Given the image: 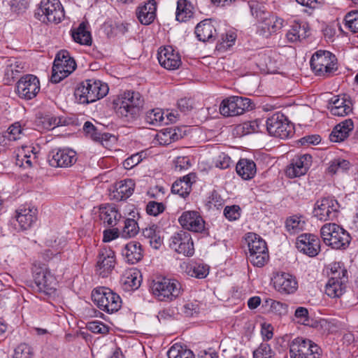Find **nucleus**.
<instances>
[{
	"mask_svg": "<svg viewBox=\"0 0 358 358\" xmlns=\"http://www.w3.org/2000/svg\"><path fill=\"white\" fill-rule=\"evenodd\" d=\"M108 90L106 83L99 80L87 79L76 88L74 95L80 103L88 104L106 96Z\"/></svg>",
	"mask_w": 358,
	"mask_h": 358,
	"instance_id": "nucleus-1",
	"label": "nucleus"
},
{
	"mask_svg": "<svg viewBox=\"0 0 358 358\" xmlns=\"http://www.w3.org/2000/svg\"><path fill=\"white\" fill-rule=\"evenodd\" d=\"M151 293L159 301L171 302L176 299L182 292V285L176 279L156 277L150 285Z\"/></svg>",
	"mask_w": 358,
	"mask_h": 358,
	"instance_id": "nucleus-2",
	"label": "nucleus"
},
{
	"mask_svg": "<svg viewBox=\"0 0 358 358\" xmlns=\"http://www.w3.org/2000/svg\"><path fill=\"white\" fill-rule=\"evenodd\" d=\"M119 101L115 108L116 113L127 122L132 121L138 117L144 103L142 95L134 91L124 92Z\"/></svg>",
	"mask_w": 358,
	"mask_h": 358,
	"instance_id": "nucleus-3",
	"label": "nucleus"
},
{
	"mask_svg": "<svg viewBox=\"0 0 358 358\" xmlns=\"http://www.w3.org/2000/svg\"><path fill=\"white\" fill-rule=\"evenodd\" d=\"M320 234L326 245L336 250L346 249L352 239L350 234L336 223L324 224L320 229Z\"/></svg>",
	"mask_w": 358,
	"mask_h": 358,
	"instance_id": "nucleus-4",
	"label": "nucleus"
},
{
	"mask_svg": "<svg viewBox=\"0 0 358 358\" xmlns=\"http://www.w3.org/2000/svg\"><path fill=\"white\" fill-rule=\"evenodd\" d=\"M245 240L249 250L248 258L250 263L257 267L264 266L269 260L266 241L255 233H248Z\"/></svg>",
	"mask_w": 358,
	"mask_h": 358,
	"instance_id": "nucleus-5",
	"label": "nucleus"
},
{
	"mask_svg": "<svg viewBox=\"0 0 358 358\" xmlns=\"http://www.w3.org/2000/svg\"><path fill=\"white\" fill-rule=\"evenodd\" d=\"M93 302L102 310L108 313H113L122 306L120 296L106 287H99L92 292Z\"/></svg>",
	"mask_w": 358,
	"mask_h": 358,
	"instance_id": "nucleus-6",
	"label": "nucleus"
},
{
	"mask_svg": "<svg viewBox=\"0 0 358 358\" xmlns=\"http://www.w3.org/2000/svg\"><path fill=\"white\" fill-rule=\"evenodd\" d=\"M312 70L318 76L328 77L338 69L336 56L327 50H318L310 59Z\"/></svg>",
	"mask_w": 358,
	"mask_h": 358,
	"instance_id": "nucleus-7",
	"label": "nucleus"
},
{
	"mask_svg": "<svg viewBox=\"0 0 358 358\" xmlns=\"http://www.w3.org/2000/svg\"><path fill=\"white\" fill-rule=\"evenodd\" d=\"M76 61L71 57L69 51L60 50L53 62L51 82L58 83L69 76L76 68Z\"/></svg>",
	"mask_w": 358,
	"mask_h": 358,
	"instance_id": "nucleus-8",
	"label": "nucleus"
},
{
	"mask_svg": "<svg viewBox=\"0 0 358 358\" xmlns=\"http://www.w3.org/2000/svg\"><path fill=\"white\" fill-rule=\"evenodd\" d=\"M331 275L326 284L325 293L331 298H338L345 292L348 271L336 263L331 266Z\"/></svg>",
	"mask_w": 358,
	"mask_h": 358,
	"instance_id": "nucleus-9",
	"label": "nucleus"
},
{
	"mask_svg": "<svg viewBox=\"0 0 358 358\" xmlns=\"http://www.w3.org/2000/svg\"><path fill=\"white\" fill-rule=\"evenodd\" d=\"M254 108L255 104L249 98L230 96L221 102L220 112L224 117H233L242 115Z\"/></svg>",
	"mask_w": 358,
	"mask_h": 358,
	"instance_id": "nucleus-10",
	"label": "nucleus"
},
{
	"mask_svg": "<svg viewBox=\"0 0 358 358\" xmlns=\"http://www.w3.org/2000/svg\"><path fill=\"white\" fill-rule=\"evenodd\" d=\"M266 129L271 136L287 138L293 134V125L282 113H275L266 121Z\"/></svg>",
	"mask_w": 358,
	"mask_h": 358,
	"instance_id": "nucleus-11",
	"label": "nucleus"
},
{
	"mask_svg": "<svg viewBox=\"0 0 358 358\" xmlns=\"http://www.w3.org/2000/svg\"><path fill=\"white\" fill-rule=\"evenodd\" d=\"M178 222L182 228L193 233L208 235V228L201 214L196 210H186L178 217Z\"/></svg>",
	"mask_w": 358,
	"mask_h": 358,
	"instance_id": "nucleus-12",
	"label": "nucleus"
},
{
	"mask_svg": "<svg viewBox=\"0 0 358 358\" xmlns=\"http://www.w3.org/2000/svg\"><path fill=\"white\" fill-rule=\"evenodd\" d=\"M339 208L340 204L336 199L325 197L316 201L313 215L321 221L334 220L338 215Z\"/></svg>",
	"mask_w": 358,
	"mask_h": 358,
	"instance_id": "nucleus-13",
	"label": "nucleus"
},
{
	"mask_svg": "<svg viewBox=\"0 0 358 358\" xmlns=\"http://www.w3.org/2000/svg\"><path fill=\"white\" fill-rule=\"evenodd\" d=\"M33 277L38 292L47 296H51L55 293L56 280L47 268L34 266Z\"/></svg>",
	"mask_w": 358,
	"mask_h": 358,
	"instance_id": "nucleus-14",
	"label": "nucleus"
},
{
	"mask_svg": "<svg viewBox=\"0 0 358 358\" xmlns=\"http://www.w3.org/2000/svg\"><path fill=\"white\" fill-rule=\"evenodd\" d=\"M40 90L39 79L32 74H27L21 77L15 87V92L18 96L25 100L35 98Z\"/></svg>",
	"mask_w": 358,
	"mask_h": 358,
	"instance_id": "nucleus-15",
	"label": "nucleus"
},
{
	"mask_svg": "<svg viewBox=\"0 0 358 358\" xmlns=\"http://www.w3.org/2000/svg\"><path fill=\"white\" fill-rule=\"evenodd\" d=\"M169 247L178 254L191 257L194 253V243L188 231L180 230L173 234L169 240Z\"/></svg>",
	"mask_w": 358,
	"mask_h": 358,
	"instance_id": "nucleus-16",
	"label": "nucleus"
},
{
	"mask_svg": "<svg viewBox=\"0 0 358 358\" xmlns=\"http://www.w3.org/2000/svg\"><path fill=\"white\" fill-rule=\"evenodd\" d=\"M77 161L76 151L69 148H56L50 152L48 162L52 167L67 168Z\"/></svg>",
	"mask_w": 358,
	"mask_h": 358,
	"instance_id": "nucleus-17",
	"label": "nucleus"
},
{
	"mask_svg": "<svg viewBox=\"0 0 358 358\" xmlns=\"http://www.w3.org/2000/svg\"><path fill=\"white\" fill-rule=\"evenodd\" d=\"M116 264L115 252L110 248H103L99 251L96 271L102 278L107 277Z\"/></svg>",
	"mask_w": 358,
	"mask_h": 358,
	"instance_id": "nucleus-18",
	"label": "nucleus"
},
{
	"mask_svg": "<svg viewBox=\"0 0 358 358\" xmlns=\"http://www.w3.org/2000/svg\"><path fill=\"white\" fill-rule=\"evenodd\" d=\"M157 59L162 67L170 71L178 69L182 64L180 55L170 45L159 49Z\"/></svg>",
	"mask_w": 358,
	"mask_h": 358,
	"instance_id": "nucleus-19",
	"label": "nucleus"
},
{
	"mask_svg": "<svg viewBox=\"0 0 358 358\" xmlns=\"http://www.w3.org/2000/svg\"><path fill=\"white\" fill-rule=\"evenodd\" d=\"M296 247L299 251L313 257L320 251V240L312 234H303L298 236Z\"/></svg>",
	"mask_w": 358,
	"mask_h": 358,
	"instance_id": "nucleus-20",
	"label": "nucleus"
},
{
	"mask_svg": "<svg viewBox=\"0 0 358 358\" xmlns=\"http://www.w3.org/2000/svg\"><path fill=\"white\" fill-rule=\"evenodd\" d=\"M39 9L49 22L57 24L64 17V8L59 0H41Z\"/></svg>",
	"mask_w": 358,
	"mask_h": 358,
	"instance_id": "nucleus-21",
	"label": "nucleus"
},
{
	"mask_svg": "<svg viewBox=\"0 0 358 358\" xmlns=\"http://www.w3.org/2000/svg\"><path fill=\"white\" fill-rule=\"evenodd\" d=\"M273 286L275 289L281 294H292L298 289V282L292 275L282 272L277 273L274 277Z\"/></svg>",
	"mask_w": 358,
	"mask_h": 358,
	"instance_id": "nucleus-22",
	"label": "nucleus"
},
{
	"mask_svg": "<svg viewBox=\"0 0 358 358\" xmlns=\"http://www.w3.org/2000/svg\"><path fill=\"white\" fill-rule=\"evenodd\" d=\"M99 217L106 227H114L122 221L123 217L117 208L112 203L102 204L99 208Z\"/></svg>",
	"mask_w": 358,
	"mask_h": 358,
	"instance_id": "nucleus-23",
	"label": "nucleus"
},
{
	"mask_svg": "<svg viewBox=\"0 0 358 358\" xmlns=\"http://www.w3.org/2000/svg\"><path fill=\"white\" fill-rule=\"evenodd\" d=\"M135 182L132 179L118 181L110 189V199L115 201L126 200L133 194Z\"/></svg>",
	"mask_w": 358,
	"mask_h": 358,
	"instance_id": "nucleus-24",
	"label": "nucleus"
},
{
	"mask_svg": "<svg viewBox=\"0 0 358 358\" xmlns=\"http://www.w3.org/2000/svg\"><path fill=\"white\" fill-rule=\"evenodd\" d=\"M313 162V157L309 154H304L292 159L286 169V174L289 178L300 177L305 175Z\"/></svg>",
	"mask_w": 358,
	"mask_h": 358,
	"instance_id": "nucleus-25",
	"label": "nucleus"
},
{
	"mask_svg": "<svg viewBox=\"0 0 358 358\" xmlns=\"http://www.w3.org/2000/svg\"><path fill=\"white\" fill-rule=\"evenodd\" d=\"M327 108L331 115L343 117L352 113V103L345 95L334 96L328 101Z\"/></svg>",
	"mask_w": 358,
	"mask_h": 358,
	"instance_id": "nucleus-26",
	"label": "nucleus"
},
{
	"mask_svg": "<svg viewBox=\"0 0 358 358\" xmlns=\"http://www.w3.org/2000/svg\"><path fill=\"white\" fill-rule=\"evenodd\" d=\"M284 20L275 15L268 14L261 23L258 33L263 37L268 38L279 31L283 27Z\"/></svg>",
	"mask_w": 358,
	"mask_h": 358,
	"instance_id": "nucleus-27",
	"label": "nucleus"
},
{
	"mask_svg": "<svg viewBox=\"0 0 358 358\" xmlns=\"http://www.w3.org/2000/svg\"><path fill=\"white\" fill-rule=\"evenodd\" d=\"M196 175L195 173H189L176 180L171 187V192L178 194L182 198L188 196L192 191V185L196 182Z\"/></svg>",
	"mask_w": 358,
	"mask_h": 358,
	"instance_id": "nucleus-28",
	"label": "nucleus"
},
{
	"mask_svg": "<svg viewBox=\"0 0 358 358\" xmlns=\"http://www.w3.org/2000/svg\"><path fill=\"white\" fill-rule=\"evenodd\" d=\"M37 209L31 206H21L16 210L15 219L22 230L29 229L36 221Z\"/></svg>",
	"mask_w": 358,
	"mask_h": 358,
	"instance_id": "nucleus-29",
	"label": "nucleus"
},
{
	"mask_svg": "<svg viewBox=\"0 0 358 358\" xmlns=\"http://www.w3.org/2000/svg\"><path fill=\"white\" fill-rule=\"evenodd\" d=\"M354 129L352 119H346L337 124L329 134V140L334 143H341L347 139Z\"/></svg>",
	"mask_w": 358,
	"mask_h": 358,
	"instance_id": "nucleus-30",
	"label": "nucleus"
},
{
	"mask_svg": "<svg viewBox=\"0 0 358 358\" xmlns=\"http://www.w3.org/2000/svg\"><path fill=\"white\" fill-rule=\"evenodd\" d=\"M122 289L126 292H131L137 289L141 282V275L137 268L126 270L120 279Z\"/></svg>",
	"mask_w": 358,
	"mask_h": 358,
	"instance_id": "nucleus-31",
	"label": "nucleus"
},
{
	"mask_svg": "<svg viewBox=\"0 0 358 358\" xmlns=\"http://www.w3.org/2000/svg\"><path fill=\"white\" fill-rule=\"evenodd\" d=\"M122 255L126 262L134 264L140 262L143 257V250L140 243L130 241L122 250Z\"/></svg>",
	"mask_w": 358,
	"mask_h": 358,
	"instance_id": "nucleus-32",
	"label": "nucleus"
},
{
	"mask_svg": "<svg viewBox=\"0 0 358 358\" xmlns=\"http://www.w3.org/2000/svg\"><path fill=\"white\" fill-rule=\"evenodd\" d=\"M157 6L155 0H149L136 9V17L139 22L145 25L151 24L156 17Z\"/></svg>",
	"mask_w": 358,
	"mask_h": 358,
	"instance_id": "nucleus-33",
	"label": "nucleus"
},
{
	"mask_svg": "<svg viewBox=\"0 0 358 358\" xmlns=\"http://www.w3.org/2000/svg\"><path fill=\"white\" fill-rule=\"evenodd\" d=\"M131 217H123L122 222L124 226L120 231L122 237L124 238H131L136 236L139 231V227L137 220L139 218V213L137 210H131L129 214Z\"/></svg>",
	"mask_w": 358,
	"mask_h": 358,
	"instance_id": "nucleus-34",
	"label": "nucleus"
},
{
	"mask_svg": "<svg viewBox=\"0 0 358 358\" xmlns=\"http://www.w3.org/2000/svg\"><path fill=\"white\" fill-rule=\"evenodd\" d=\"M195 34L200 41L206 42L215 37L216 29L211 20L206 19L196 25Z\"/></svg>",
	"mask_w": 358,
	"mask_h": 358,
	"instance_id": "nucleus-35",
	"label": "nucleus"
},
{
	"mask_svg": "<svg viewBox=\"0 0 358 358\" xmlns=\"http://www.w3.org/2000/svg\"><path fill=\"white\" fill-rule=\"evenodd\" d=\"M236 171L243 180H250L257 173L256 164L252 159H241L236 164Z\"/></svg>",
	"mask_w": 358,
	"mask_h": 358,
	"instance_id": "nucleus-36",
	"label": "nucleus"
},
{
	"mask_svg": "<svg viewBox=\"0 0 358 358\" xmlns=\"http://www.w3.org/2000/svg\"><path fill=\"white\" fill-rule=\"evenodd\" d=\"M178 131V129L173 127L164 129L157 133L155 139L160 145H169L182 138L181 134Z\"/></svg>",
	"mask_w": 358,
	"mask_h": 358,
	"instance_id": "nucleus-37",
	"label": "nucleus"
},
{
	"mask_svg": "<svg viewBox=\"0 0 358 358\" xmlns=\"http://www.w3.org/2000/svg\"><path fill=\"white\" fill-rule=\"evenodd\" d=\"M309 339L303 337H296L289 344L290 358H306L304 351Z\"/></svg>",
	"mask_w": 358,
	"mask_h": 358,
	"instance_id": "nucleus-38",
	"label": "nucleus"
},
{
	"mask_svg": "<svg viewBox=\"0 0 358 358\" xmlns=\"http://www.w3.org/2000/svg\"><path fill=\"white\" fill-rule=\"evenodd\" d=\"M194 7L190 1L187 0H178L176 12V20L179 22H186L189 20L194 14Z\"/></svg>",
	"mask_w": 358,
	"mask_h": 358,
	"instance_id": "nucleus-39",
	"label": "nucleus"
},
{
	"mask_svg": "<svg viewBox=\"0 0 358 358\" xmlns=\"http://www.w3.org/2000/svg\"><path fill=\"white\" fill-rule=\"evenodd\" d=\"M71 36L75 42L80 45H90L92 43L91 34L87 30L85 22L80 23L76 29L71 30Z\"/></svg>",
	"mask_w": 358,
	"mask_h": 358,
	"instance_id": "nucleus-40",
	"label": "nucleus"
},
{
	"mask_svg": "<svg viewBox=\"0 0 358 358\" xmlns=\"http://www.w3.org/2000/svg\"><path fill=\"white\" fill-rule=\"evenodd\" d=\"M159 233L158 227L155 224L143 230V236L149 240L150 245L155 249H158L162 243Z\"/></svg>",
	"mask_w": 358,
	"mask_h": 358,
	"instance_id": "nucleus-41",
	"label": "nucleus"
},
{
	"mask_svg": "<svg viewBox=\"0 0 358 358\" xmlns=\"http://www.w3.org/2000/svg\"><path fill=\"white\" fill-rule=\"evenodd\" d=\"M169 358H194L193 352L185 345L173 344L167 352Z\"/></svg>",
	"mask_w": 358,
	"mask_h": 358,
	"instance_id": "nucleus-42",
	"label": "nucleus"
},
{
	"mask_svg": "<svg viewBox=\"0 0 358 358\" xmlns=\"http://www.w3.org/2000/svg\"><path fill=\"white\" fill-rule=\"evenodd\" d=\"M145 119L147 123L153 126H157L162 124H168V121H165L164 112L160 108H155L148 111ZM168 120L170 121L173 120L171 118L169 119V115H167L166 120Z\"/></svg>",
	"mask_w": 358,
	"mask_h": 358,
	"instance_id": "nucleus-43",
	"label": "nucleus"
},
{
	"mask_svg": "<svg viewBox=\"0 0 358 358\" xmlns=\"http://www.w3.org/2000/svg\"><path fill=\"white\" fill-rule=\"evenodd\" d=\"M31 158H36L33 148L23 146L21 150L18 151L16 163L20 166L26 164L27 167H30L31 166Z\"/></svg>",
	"mask_w": 358,
	"mask_h": 358,
	"instance_id": "nucleus-44",
	"label": "nucleus"
},
{
	"mask_svg": "<svg viewBox=\"0 0 358 358\" xmlns=\"http://www.w3.org/2000/svg\"><path fill=\"white\" fill-rule=\"evenodd\" d=\"M262 123L261 120H255L252 121L245 122L236 127L238 134L241 135H248L252 133L260 131V126Z\"/></svg>",
	"mask_w": 358,
	"mask_h": 358,
	"instance_id": "nucleus-45",
	"label": "nucleus"
},
{
	"mask_svg": "<svg viewBox=\"0 0 358 358\" xmlns=\"http://www.w3.org/2000/svg\"><path fill=\"white\" fill-rule=\"evenodd\" d=\"M287 38L290 42H296L306 37V30L304 26L299 23L294 24L286 34Z\"/></svg>",
	"mask_w": 358,
	"mask_h": 358,
	"instance_id": "nucleus-46",
	"label": "nucleus"
},
{
	"mask_svg": "<svg viewBox=\"0 0 358 358\" xmlns=\"http://www.w3.org/2000/svg\"><path fill=\"white\" fill-rule=\"evenodd\" d=\"M305 222L302 220L301 216L293 215L288 217L285 222V227L291 234H295L302 230Z\"/></svg>",
	"mask_w": 358,
	"mask_h": 358,
	"instance_id": "nucleus-47",
	"label": "nucleus"
},
{
	"mask_svg": "<svg viewBox=\"0 0 358 358\" xmlns=\"http://www.w3.org/2000/svg\"><path fill=\"white\" fill-rule=\"evenodd\" d=\"M186 273L191 277L202 279L208 274V268L202 264H193L187 266Z\"/></svg>",
	"mask_w": 358,
	"mask_h": 358,
	"instance_id": "nucleus-48",
	"label": "nucleus"
},
{
	"mask_svg": "<svg viewBox=\"0 0 358 358\" xmlns=\"http://www.w3.org/2000/svg\"><path fill=\"white\" fill-rule=\"evenodd\" d=\"M83 129L85 134L94 141L101 142L106 139L107 134L99 132L96 127L91 122H85Z\"/></svg>",
	"mask_w": 358,
	"mask_h": 358,
	"instance_id": "nucleus-49",
	"label": "nucleus"
},
{
	"mask_svg": "<svg viewBox=\"0 0 358 358\" xmlns=\"http://www.w3.org/2000/svg\"><path fill=\"white\" fill-rule=\"evenodd\" d=\"M21 126L18 122L12 124L7 131L0 136V143H6V141H14L20 138L21 134Z\"/></svg>",
	"mask_w": 358,
	"mask_h": 358,
	"instance_id": "nucleus-50",
	"label": "nucleus"
},
{
	"mask_svg": "<svg viewBox=\"0 0 358 358\" xmlns=\"http://www.w3.org/2000/svg\"><path fill=\"white\" fill-rule=\"evenodd\" d=\"M350 163L349 161L341 158L334 159L330 162L328 167V171L332 174L340 171H345L350 169Z\"/></svg>",
	"mask_w": 358,
	"mask_h": 358,
	"instance_id": "nucleus-51",
	"label": "nucleus"
},
{
	"mask_svg": "<svg viewBox=\"0 0 358 358\" xmlns=\"http://www.w3.org/2000/svg\"><path fill=\"white\" fill-rule=\"evenodd\" d=\"M33 348L27 343H20L14 350L13 358H33Z\"/></svg>",
	"mask_w": 358,
	"mask_h": 358,
	"instance_id": "nucleus-52",
	"label": "nucleus"
},
{
	"mask_svg": "<svg viewBox=\"0 0 358 358\" xmlns=\"http://www.w3.org/2000/svg\"><path fill=\"white\" fill-rule=\"evenodd\" d=\"M274 356L275 352L265 343H261L253 352V358H274Z\"/></svg>",
	"mask_w": 358,
	"mask_h": 358,
	"instance_id": "nucleus-53",
	"label": "nucleus"
},
{
	"mask_svg": "<svg viewBox=\"0 0 358 358\" xmlns=\"http://www.w3.org/2000/svg\"><path fill=\"white\" fill-rule=\"evenodd\" d=\"M306 350L304 351L306 358H322V350L321 348L309 339V343L306 345Z\"/></svg>",
	"mask_w": 358,
	"mask_h": 358,
	"instance_id": "nucleus-54",
	"label": "nucleus"
},
{
	"mask_svg": "<svg viewBox=\"0 0 358 358\" xmlns=\"http://www.w3.org/2000/svg\"><path fill=\"white\" fill-rule=\"evenodd\" d=\"M166 209L165 205L162 202L155 201H149L145 208L146 213L149 215L157 216L162 213Z\"/></svg>",
	"mask_w": 358,
	"mask_h": 358,
	"instance_id": "nucleus-55",
	"label": "nucleus"
},
{
	"mask_svg": "<svg viewBox=\"0 0 358 358\" xmlns=\"http://www.w3.org/2000/svg\"><path fill=\"white\" fill-rule=\"evenodd\" d=\"M294 320L300 324L310 325L308 310L305 307H298L294 312Z\"/></svg>",
	"mask_w": 358,
	"mask_h": 358,
	"instance_id": "nucleus-56",
	"label": "nucleus"
},
{
	"mask_svg": "<svg viewBox=\"0 0 358 358\" xmlns=\"http://www.w3.org/2000/svg\"><path fill=\"white\" fill-rule=\"evenodd\" d=\"M145 153L144 152L135 153L124 161L123 166L126 169H131L138 165L143 160V159L145 158Z\"/></svg>",
	"mask_w": 358,
	"mask_h": 358,
	"instance_id": "nucleus-57",
	"label": "nucleus"
},
{
	"mask_svg": "<svg viewBox=\"0 0 358 358\" xmlns=\"http://www.w3.org/2000/svg\"><path fill=\"white\" fill-rule=\"evenodd\" d=\"M87 328L94 334H106L109 331V327L98 320L89 322L87 324Z\"/></svg>",
	"mask_w": 358,
	"mask_h": 358,
	"instance_id": "nucleus-58",
	"label": "nucleus"
},
{
	"mask_svg": "<svg viewBox=\"0 0 358 358\" xmlns=\"http://www.w3.org/2000/svg\"><path fill=\"white\" fill-rule=\"evenodd\" d=\"M241 209L238 205L227 206L224 209V215L229 221H235L241 217Z\"/></svg>",
	"mask_w": 358,
	"mask_h": 358,
	"instance_id": "nucleus-59",
	"label": "nucleus"
},
{
	"mask_svg": "<svg viewBox=\"0 0 358 358\" xmlns=\"http://www.w3.org/2000/svg\"><path fill=\"white\" fill-rule=\"evenodd\" d=\"M182 313L186 317H193L199 313V306L197 301H187L182 308Z\"/></svg>",
	"mask_w": 358,
	"mask_h": 358,
	"instance_id": "nucleus-60",
	"label": "nucleus"
},
{
	"mask_svg": "<svg viewBox=\"0 0 358 358\" xmlns=\"http://www.w3.org/2000/svg\"><path fill=\"white\" fill-rule=\"evenodd\" d=\"M345 25L352 32H358V12L349 13L345 17Z\"/></svg>",
	"mask_w": 358,
	"mask_h": 358,
	"instance_id": "nucleus-61",
	"label": "nucleus"
},
{
	"mask_svg": "<svg viewBox=\"0 0 358 358\" xmlns=\"http://www.w3.org/2000/svg\"><path fill=\"white\" fill-rule=\"evenodd\" d=\"M112 229H105L103 232V241L110 242L118 238L121 235L120 230L117 227H111Z\"/></svg>",
	"mask_w": 358,
	"mask_h": 358,
	"instance_id": "nucleus-62",
	"label": "nucleus"
},
{
	"mask_svg": "<svg viewBox=\"0 0 358 358\" xmlns=\"http://www.w3.org/2000/svg\"><path fill=\"white\" fill-rule=\"evenodd\" d=\"M178 108L184 113H188L193 109L194 101L189 98H182L178 101Z\"/></svg>",
	"mask_w": 358,
	"mask_h": 358,
	"instance_id": "nucleus-63",
	"label": "nucleus"
},
{
	"mask_svg": "<svg viewBox=\"0 0 358 358\" xmlns=\"http://www.w3.org/2000/svg\"><path fill=\"white\" fill-rule=\"evenodd\" d=\"M174 169L176 171L186 170L190 166L189 159L187 157H178L174 161Z\"/></svg>",
	"mask_w": 358,
	"mask_h": 358,
	"instance_id": "nucleus-64",
	"label": "nucleus"
}]
</instances>
